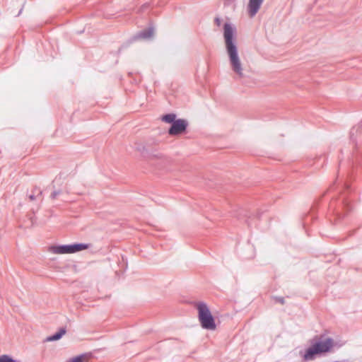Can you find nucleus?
I'll use <instances>...</instances> for the list:
<instances>
[{"mask_svg": "<svg viewBox=\"0 0 362 362\" xmlns=\"http://www.w3.org/2000/svg\"><path fill=\"white\" fill-rule=\"evenodd\" d=\"M90 356L88 354H81L69 358L66 362H88Z\"/></svg>", "mask_w": 362, "mask_h": 362, "instance_id": "obj_7", "label": "nucleus"}, {"mask_svg": "<svg viewBox=\"0 0 362 362\" xmlns=\"http://www.w3.org/2000/svg\"><path fill=\"white\" fill-rule=\"evenodd\" d=\"M29 198H30V199L31 201H33V200L35 199V197H34V196H33V195H30Z\"/></svg>", "mask_w": 362, "mask_h": 362, "instance_id": "obj_13", "label": "nucleus"}, {"mask_svg": "<svg viewBox=\"0 0 362 362\" xmlns=\"http://www.w3.org/2000/svg\"><path fill=\"white\" fill-rule=\"evenodd\" d=\"M153 35V31L152 29H148V30H146L141 34V37H143V38H149V37H152Z\"/></svg>", "mask_w": 362, "mask_h": 362, "instance_id": "obj_11", "label": "nucleus"}, {"mask_svg": "<svg viewBox=\"0 0 362 362\" xmlns=\"http://www.w3.org/2000/svg\"><path fill=\"white\" fill-rule=\"evenodd\" d=\"M216 23L218 25H220L221 24V21L219 18H216Z\"/></svg>", "mask_w": 362, "mask_h": 362, "instance_id": "obj_12", "label": "nucleus"}, {"mask_svg": "<svg viewBox=\"0 0 362 362\" xmlns=\"http://www.w3.org/2000/svg\"><path fill=\"white\" fill-rule=\"evenodd\" d=\"M0 362H19L16 360L13 359L8 355H2L0 356Z\"/></svg>", "mask_w": 362, "mask_h": 362, "instance_id": "obj_10", "label": "nucleus"}, {"mask_svg": "<svg viewBox=\"0 0 362 362\" xmlns=\"http://www.w3.org/2000/svg\"><path fill=\"white\" fill-rule=\"evenodd\" d=\"M176 115L175 114H168L161 117V120L166 123H173L175 121Z\"/></svg>", "mask_w": 362, "mask_h": 362, "instance_id": "obj_8", "label": "nucleus"}, {"mask_svg": "<svg viewBox=\"0 0 362 362\" xmlns=\"http://www.w3.org/2000/svg\"><path fill=\"white\" fill-rule=\"evenodd\" d=\"M263 0H250L248 4V11L251 17L254 16L258 11Z\"/></svg>", "mask_w": 362, "mask_h": 362, "instance_id": "obj_6", "label": "nucleus"}, {"mask_svg": "<svg viewBox=\"0 0 362 362\" xmlns=\"http://www.w3.org/2000/svg\"><path fill=\"white\" fill-rule=\"evenodd\" d=\"M198 310V317L203 328L214 330L216 328L215 320L212 316L209 307L205 303L199 302L196 305Z\"/></svg>", "mask_w": 362, "mask_h": 362, "instance_id": "obj_2", "label": "nucleus"}, {"mask_svg": "<svg viewBox=\"0 0 362 362\" xmlns=\"http://www.w3.org/2000/svg\"><path fill=\"white\" fill-rule=\"evenodd\" d=\"M187 127V122L186 120L179 119L175 120L171 127L168 130V134L172 136L179 135L183 134Z\"/></svg>", "mask_w": 362, "mask_h": 362, "instance_id": "obj_5", "label": "nucleus"}, {"mask_svg": "<svg viewBox=\"0 0 362 362\" xmlns=\"http://www.w3.org/2000/svg\"><path fill=\"white\" fill-rule=\"evenodd\" d=\"M64 329H61L59 332L56 333L55 334L52 335V337L48 338V341H56L59 339L64 334H65Z\"/></svg>", "mask_w": 362, "mask_h": 362, "instance_id": "obj_9", "label": "nucleus"}, {"mask_svg": "<svg viewBox=\"0 0 362 362\" xmlns=\"http://www.w3.org/2000/svg\"><path fill=\"white\" fill-rule=\"evenodd\" d=\"M234 33L235 30L230 24L224 25L223 37L232 69L239 76L242 77L243 76L242 64L238 54L237 47L233 41Z\"/></svg>", "mask_w": 362, "mask_h": 362, "instance_id": "obj_1", "label": "nucleus"}, {"mask_svg": "<svg viewBox=\"0 0 362 362\" xmlns=\"http://www.w3.org/2000/svg\"><path fill=\"white\" fill-rule=\"evenodd\" d=\"M333 341L331 339H326L323 341L314 342L310 347H309L305 355V360H312L315 355L321 354L328 352L333 346Z\"/></svg>", "mask_w": 362, "mask_h": 362, "instance_id": "obj_3", "label": "nucleus"}, {"mask_svg": "<svg viewBox=\"0 0 362 362\" xmlns=\"http://www.w3.org/2000/svg\"><path fill=\"white\" fill-rule=\"evenodd\" d=\"M89 245L85 243H76L73 245H52L49 247L48 251L54 255L73 254L82 250H87Z\"/></svg>", "mask_w": 362, "mask_h": 362, "instance_id": "obj_4", "label": "nucleus"}]
</instances>
